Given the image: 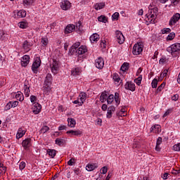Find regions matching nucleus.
I'll return each mask as SVG.
<instances>
[{
  "label": "nucleus",
  "mask_w": 180,
  "mask_h": 180,
  "mask_svg": "<svg viewBox=\"0 0 180 180\" xmlns=\"http://www.w3.org/2000/svg\"><path fill=\"white\" fill-rule=\"evenodd\" d=\"M99 34L95 33V34H93L91 37H90V41L91 43H94L95 41H98L99 40Z\"/></svg>",
  "instance_id": "cd10ccee"
},
{
  "label": "nucleus",
  "mask_w": 180,
  "mask_h": 180,
  "mask_svg": "<svg viewBox=\"0 0 180 180\" xmlns=\"http://www.w3.org/2000/svg\"><path fill=\"white\" fill-rule=\"evenodd\" d=\"M114 98H115V96H113V94H110V96H108L107 103L108 105H110V103H112V102H113Z\"/></svg>",
  "instance_id": "58836bf2"
},
{
  "label": "nucleus",
  "mask_w": 180,
  "mask_h": 180,
  "mask_svg": "<svg viewBox=\"0 0 180 180\" xmlns=\"http://www.w3.org/2000/svg\"><path fill=\"white\" fill-rule=\"evenodd\" d=\"M79 99H80V104L79 106H82V105L84 104V102H85V101H86V93L85 92H82L79 94Z\"/></svg>",
  "instance_id": "4be33fe9"
},
{
  "label": "nucleus",
  "mask_w": 180,
  "mask_h": 180,
  "mask_svg": "<svg viewBox=\"0 0 180 180\" xmlns=\"http://www.w3.org/2000/svg\"><path fill=\"white\" fill-rule=\"evenodd\" d=\"M23 89L25 96L28 98V96L30 95V89L29 86H27V85H24Z\"/></svg>",
  "instance_id": "473e14b6"
},
{
  "label": "nucleus",
  "mask_w": 180,
  "mask_h": 180,
  "mask_svg": "<svg viewBox=\"0 0 180 180\" xmlns=\"http://www.w3.org/2000/svg\"><path fill=\"white\" fill-rule=\"evenodd\" d=\"M18 105H19V102L18 101L11 102V106L13 108H16V106H18Z\"/></svg>",
  "instance_id": "0e129e2a"
},
{
  "label": "nucleus",
  "mask_w": 180,
  "mask_h": 180,
  "mask_svg": "<svg viewBox=\"0 0 180 180\" xmlns=\"http://www.w3.org/2000/svg\"><path fill=\"white\" fill-rule=\"evenodd\" d=\"M95 66L98 70H102L105 66V61L103 60V58L99 57L95 60Z\"/></svg>",
  "instance_id": "1a4fd4ad"
},
{
  "label": "nucleus",
  "mask_w": 180,
  "mask_h": 180,
  "mask_svg": "<svg viewBox=\"0 0 180 180\" xmlns=\"http://www.w3.org/2000/svg\"><path fill=\"white\" fill-rule=\"evenodd\" d=\"M175 39V33L171 32L167 37V40H174Z\"/></svg>",
  "instance_id": "37998d69"
},
{
  "label": "nucleus",
  "mask_w": 180,
  "mask_h": 180,
  "mask_svg": "<svg viewBox=\"0 0 180 180\" xmlns=\"http://www.w3.org/2000/svg\"><path fill=\"white\" fill-rule=\"evenodd\" d=\"M105 8V3H97L94 5V8L96 11H99Z\"/></svg>",
  "instance_id": "c85d7f7f"
},
{
  "label": "nucleus",
  "mask_w": 180,
  "mask_h": 180,
  "mask_svg": "<svg viewBox=\"0 0 180 180\" xmlns=\"http://www.w3.org/2000/svg\"><path fill=\"white\" fill-rule=\"evenodd\" d=\"M51 72L54 75L58 72V70L60 66L58 65V62L57 60H53V62L50 64Z\"/></svg>",
  "instance_id": "423d86ee"
},
{
  "label": "nucleus",
  "mask_w": 180,
  "mask_h": 180,
  "mask_svg": "<svg viewBox=\"0 0 180 180\" xmlns=\"http://www.w3.org/2000/svg\"><path fill=\"white\" fill-rule=\"evenodd\" d=\"M98 22H102L103 23H106L108 22V18L105 15H101L98 18Z\"/></svg>",
  "instance_id": "4c0bfd02"
},
{
  "label": "nucleus",
  "mask_w": 180,
  "mask_h": 180,
  "mask_svg": "<svg viewBox=\"0 0 180 180\" xmlns=\"http://www.w3.org/2000/svg\"><path fill=\"white\" fill-rule=\"evenodd\" d=\"M81 45V43L79 42H76L75 44H74L72 46H73V48H75L76 50Z\"/></svg>",
  "instance_id": "338daca9"
},
{
  "label": "nucleus",
  "mask_w": 180,
  "mask_h": 180,
  "mask_svg": "<svg viewBox=\"0 0 180 180\" xmlns=\"http://www.w3.org/2000/svg\"><path fill=\"white\" fill-rule=\"evenodd\" d=\"M143 43L139 42L137 44H135L133 49H132V53L134 56H139V54H141L143 52Z\"/></svg>",
  "instance_id": "7ed1b4c3"
},
{
  "label": "nucleus",
  "mask_w": 180,
  "mask_h": 180,
  "mask_svg": "<svg viewBox=\"0 0 180 180\" xmlns=\"http://www.w3.org/2000/svg\"><path fill=\"white\" fill-rule=\"evenodd\" d=\"M173 150L174 151H180V143L175 144L173 146Z\"/></svg>",
  "instance_id": "864d4df0"
},
{
  "label": "nucleus",
  "mask_w": 180,
  "mask_h": 180,
  "mask_svg": "<svg viewBox=\"0 0 180 180\" xmlns=\"http://www.w3.org/2000/svg\"><path fill=\"white\" fill-rule=\"evenodd\" d=\"M106 172H108V167L106 166H104L102 169H101V174H103V175H105V174H106Z\"/></svg>",
  "instance_id": "13d9d810"
},
{
  "label": "nucleus",
  "mask_w": 180,
  "mask_h": 180,
  "mask_svg": "<svg viewBox=\"0 0 180 180\" xmlns=\"http://www.w3.org/2000/svg\"><path fill=\"white\" fill-rule=\"evenodd\" d=\"M47 154L51 158H54V157H56V150L54 149H48L47 150Z\"/></svg>",
  "instance_id": "2f4dec72"
},
{
  "label": "nucleus",
  "mask_w": 180,
  "mask_h": 180,
  "mask_svg": "<svg viewBox=\"0 0 180 180\" xmlns=\"http://www.w3.org/2000/svg\"><path fill=\"white\" fill-rule=\"evenodd\" d=\"M12 107V101L8 102L5 106V110H9Z\"/></svg>",
  "instance_id": "603ef678"
},
{
  "label": "nucleus",
  "mask_w": 180,
  "mask_h": 180,
  "mask_svg": "<svg viewBox=\"0 0 180 180\" xmlns=\"http://www.w3.org/2000/svg\"><path fill=\"white\" fill-rule=\"evenodd\" d=\"M179 99V95L175 94L172 97V101H178Z\"/></svg>",
  "instance_id": "680f3d73"
},
{
  "label": "nucleus",
  "mask_w": 180,
  "mask_h": 180,
  "mask_svg": "<svg viewBox=\"0 0 180 180\" xmlns=\"http://www.w3.org/2000/svg\"><path fill=\"white\" fill-rule=\"evenodd\" d=\"M26 131L23 130L22 128H19L16 134V139H22L25 136Z\"/></svg>",
  "instance_id": "393cba45"
},
{
  "label": "nucleus",
  "mask_w": 180,
  "mask_h": 180,
  "mask_svg": "<svg viewBox=\"0 0 180 180\" xmlns=\"http://www.w3.org/2000/svg\"><path fill=\"white\" fill-rule=\"evenodd\" d=\"M112 79H114L115 82H120V77H119L117 74L113 75Z\"/></svg>",
  "instance_id": "de8ad7c7"
},
{
  "label": "nucleus",
  "mask_w": 180,
  "mask_h": 180,
  "mask_svg": "<svg viewBox=\"0 0 180 180\" xmlns=\"http://www.w3.org/2000/svg\"><path fill=\"white\" fill-rule=\"evenodd\" d=\"M165 86V82L162 83L158 87V91L161 92L162 89H164V87Z\"/></svg>",
  "instance_id": "3c124183"
},
{
  "label": "nucleus",
  "mask_w": 180,
  "mask_h": 180,
  "mask_svg": "<svg viewBox=\"0 0 180 180\" xmlns=\"http://www.w3.org/2000/svg\"><path fill=\"white\" fill-rule=\"evenodd\" d=\"M32 46H33V44L27 40L24 41L22 43V49L25 51H30V47H32Z\"/></svg>",
  "instance_id": "4468645a"
},
{
  "label": "nucleus",
  "mask_w": 180,
  "mask_h": 180,
  "mask_svg": "<svg viewBox=\"0 0 180 180\" xmlns=\"http://www.w3.org/2000/svg\"><path fill=\"white\" fill-rule=\"evenodd\" d=\"M26 167V163L25 162H21L19 165V168L22 171V169H25V167Z\"/></svg>",
  "instance_id": "5fc2aeb1"
},
{
  "label": "nucleus",
  "mask_w": 180,
  "mask_h": 180,
  "mask_svg": "<svg viewBox=\"0 0 180 180\" xmlns=\"http://www.w3.org/2000/svg\"><path fill=\"white\" fill-rule=\"evenodd\" d=\"M108 92L104 91L101 94V96H100V101L101 102V103H105V102H106V101L108 100Z\"/></svg>",
  "instance_id": "b1692460"
},
{
  "label": "nucleus",
  "mask_w": 180,
  "mask_h": 180,
  "mask_svg": "<svg viewBox=\"0 0 180 180\" xmlns=\"http://www.w3.org/2000/svg\"><path fill=\"white\" fill-rule=\"evenodd\" d=\"M167 75H168V70L165 69V70H163V72L160 74V78H161V79H163L165 78V77H167Z\"/></svg>",
  "instance_id": "a19ab883"
},
{
  "label": "nucleus",
  "mask_w": 180,
  "mask_h": 180,
  "mask_svg": "<svg viewBox=\"0 0 180 180\" xmlns=\"http://www.w3.org/2000/svg\"><path fill=\"white\" fill-rule=\"evenodd\" d=\"M22 146L25 150H27L32 146V139L27 138L22 141Z\"/></svg>",
  "instance_id": "ddd939ff"
},
{
  "label": "nucleus",
  "mask_w": 180,
  "mask_h": 180,
  "mask_svg": "<svg viewBox=\"0 0 180 180\" xmlns=\"http://www.w3.org/2000/svg\"><path fill=\"white\" fill-rule=\"evenodd\" d=\"M30 60V56L29 55H25L22 56V60H21V65L22 67H27V64H29Z\"/></svg>",
  "instance_id": "2eb2a0df"
},
{
  "label": "nucleus",
  "mask_w": 180,
  "mask_h": 180,
  "mask_svg": "<svg viewBox=\"0 0 180 180\" xmlns=\"http://www.w3.org/2000/svg\"><path fill=\"white\" fill-rule=\"evenodd\" d=\"M129 63H124L120 68L121 71H122V72H126L129 68Z\"/></svg>",
  "instance_id": "c756f323"
},
{
  "label": "nucleus",
  "mask_w": 180,
  "mask_h": 180,
  "mask_svg": "<svg viewBox=\"0 0 180 180\" xmlns=\"http://www.w3.org/2000/svg\"><path fill=\"white\" fill-rule=\"evenodd\" d=\"M124 88L127 90L134 92V91H136V84L131 82H127L124 85Z\"/></svg>",
  "instance_id": "9b49d317"
},
{
  "label": "nucleus",
  "mask_w": 180,
  "mask_h": 180,
  "mask_svg": "<svg viewBox=\"0 0 180 180\" xmlns=\"http://www.w3.org/2000/svg\"><path fill=\"white\" fill-rule=\"evenodd\" d=\"M17 16L19 18H25L26 11L25 10H20L17 13Z\"/></svg>",
  "instance_id": "f704fd0d"
},
{
  "label": "nucleus",
  "mask_w": 180,
  "mask_h": 180,
  "mask_svg": "<svg viewBox=\"0 0 180 180\" xmlns=\"http://www.w3.org/2000/svg\"><path fill=\"white\" fill-rule=\"evenodd\" d=\"M142 79H143V76L140 75L136 79H134V82L136 84V85L140 86V85H141Z\"/></svg>",
  "instance_id": "72a5a7b5"
},
{
  "label": "nucleus",
  "mask_w": 180,
  "mask_h": 180,
  "mask_svg": "<svg viewBox=\"0 0 180 180\" xmlns=\"http://www.w3.org/2000/svg\"><path fill=\"white\" fill-rule=\"evenodd\" d=\"M115 37L119 44H123L124 43V40H126L124 35H123V33L120 31L115 32Z\"/></svg>",
  "instance_id": "39448f33"
},
{
  "label": "nucleus",
  "mask_w": 180,
  "mask_h": 180,
  "mask_svg": "<svg viewBox=\"0 0 180 180\" xmlns=\"http://www.w3.org/2000/svg\"><path fill=\"white\" fill-rule=\"evenodd\" d=\"M67 134H70V137H72V136H81L82 134V132L79 130L74 131V130H70L66 132Z\"/></svg>",
  "instance_id": "6ab92c4d"
},
{
  "label": "nucleus",
  "mask_w": 180,
  "mask_h": 180,
  "mask_svg": "<svg viewBox=\"0 0 180 180\" xmlns=\"http://www.w3.org/2000/svg\"><path fill=\"white\" fill-rule=\"evenodd\" d=\"M75 124H77V122L74 118H68V126L69 127H75Z\"/></svg>",
  "instance_id": "a878e982"
},
{
  "label": "nucleus",
  "mask_w": 180,
  "mask_h": 180,
  "mask_svg": "<svg viewBox=\"0 0 180 180\" xmlns=\"http://www.w3.org/2000/svg\"><path fill=\"white\" fill-rule=\"evenodd\" d=\"M81 21H79L77 23H76V29H77V30H79L81 29Z\"/></svg>",
  "instance_id": "69168bd1"
},
{
  "label": "nucleus",
  "mask_w": 180,
  "mask_h": 180,
  "mask_svg": "<svg viewBox=\"0 0 180 180\" xmlns=\"http://www.w3.org/2000/svg\"><path fill=\"white\" fill-rule=\"evenodd\" d=\"M50 130V127L48 126H43L41 129L39 131V133H41L42 134H44V133H47Z\"/></svg>",
  "instance_id": "c9c22d12"
},
{
  "label": "nucleus",
  "mask_w": 180,
  "mask_h": 180,
  "mask_svg": "<svg viewBox=\"0 0 180 180\" xmlns=\"http://www.w3.org/2000/svg\"><path fill=\"white\" fill-rule=\"evenodd\" d=\"M53 79L51 74L48 73L44 80V84H51V80Z\"/></svg>",
  "instance_id": "7c9ffc66"
},
{
  "label": "nucleus",
  "mask_w": 180,
  "mask_h": 180,
  "mask_svg": "<svg viewBox=\"0 0 180 180\" xmlns=\"http://www.w3.org/2000/svg\"><path fill=\"white\" fill-rule=\"evenodd\" d=\"M151 133H155L158 134V133H161V125L160 124H155L150 128Z\"/></svg>",
  "instance_id": "dca6fc26"
},
{
  "label": "nucleus",
  "mask_w": 180,
  "mask_h": 180,
  "mask_svg": "<svg viewBox=\"0 0 180 180\" xmlns=\"http://www.w3.org/2000/svg\"><path fill=\"white\" fill-rule=\"evenodd\" d=\"M179 19H180V14L179 13L173 15V16L170 18L169 21V26H175V25H176V22H178Z\"/></svg>",
  "instance_id": "6e6552de"
},
{
  "label": "nucleus",
  "mask_w": 180,
  "mask_h": 180,
  "mask_svg": "<svg viewBox=\"0 0 180 180\" xmlns=\"http://www.w3.org/2000/svg\"><path fill=\"white\" fill-rule=\"evenodd\" d=\"M18 26L20 27V29H26V27L29 26V24L26 22H20L18 23Z\"/></svg>",
  "instance_id": "e433bc0d"
},
{
  "label": "nucleus",
  "mask_w": 180,
  "mask_h": 180,
  "mask_svg": "<svg viewBox=\"0 0 180 180\" xmlns=\"http://www.w3.org/2000/svg\"><path fill=\"white\" fill-rule=\"evenodd\" d=\"M167 51H168V53H170L172 57H178L180 53V44L176 43L171 45L167 49Z\"/></svg>",
  "instance_id": "f257e3e1"
},
{
  "label": "nucleus",
  "mask_w": 180,
  "mask_h": 180,
  "mask_svg": "<svg viewBox=\"0 0 180 180\" xmlns=\"http://www.w3.org/2000/svg\"><path fill=\"white\" fill-rule=\"evenodd\" d=\"M96 168H98V164L96 163H89L86 166V169L89 172L94 171V169H96Z\"/></svg>",
  "instance_id": "a211bd4d"
},
{
  "label": "nucleus",
  "mask_w": 180,
  "mask_h": 180,
  "mask_svg": "<svg viewBox=\"0 0 180 180\" xmlns=\"http://www.w3.org/2000/svg\"><path fill=\"white\" fill-rule=\"evenodd\" d=\"M162 143V138L158 137L157 141H156V145L161 146V143Z\"/></svg>",
  "instance_id": "052dcab7"
},
{
  "label": "nucleus",
  "mask_w": 180,
  "mask_h": 180,
  "mask_svg": "<svg viewBox=\"0 0 180 180\" xmlns=\"http://www.w3.org/2000/svg\"><path fill=\"white\" fill-rule=\"evenodd\" d=\"M74 162H75V160L74 159H70L68 162V165H74Z\"/></svg>",
  "instance_id": "774afa93"
},
{
  "label": "nucleus",
  "mask_w": 180,
  "mask_h": 180,
  "mask_svg": "<svg viewBox=\"0 0 180 180\" xmlns=\"http://www.w3.org/2000/svg\"><path fill=\"white\" fill-rule=\"evenodd\" d=\"M5 39V32L0 30V40H4Z\"/></svg>",
  "instance_id": "4d7b16f0"
},
{
  "label": "nucleus",
  "mask_w": 180,
  "mask_h": 180,
  "mask_svg": "<svg viewBox=\"0 0 180 180\" xmlns=\"http://www.w3.org/2000/svg\"><path fill=\"white\" fill-rule=\"evenodd\" d=\"M77 53V49L74 48V46H71V48L69 49V54H70V56H72V54H74V53Z\"/></svg>",
  "instance_id": "09e8293b"
},
{
  "label": "nucleus",
  "mask_w": 180,
  "mask_h": 180,
  "mask_svg": "<svg viewBox=\"0 0 180 180\" xmlns=\"http://www.w3.org/2000/svg\"><path fill=\"white\" fill-rule=\"evenodd\" d=\"M158 14V8L155 7L149 9L148 14L146 15L149 22L150 23H155V19H157V15Z\"/></svg>",
  "instance_id": "f03ea898"
},
{
  "label": "nucleus",
  "mask_w": 180,
  "mask_h": 180,
  "mask_svg": "<svg viewBox=\"0 0 180 180\" xmlns=\"http://www.w3.org/2000/svg\"><path fill=\"white\" fill-rule=\"evenodd\" d=\"M60 6L63 11H70L71 9V2L68 0L62 1Z\"/></svg>",
  "instance_id": "0eeeda50"
},
{
  "label": "nucleus",
  "mask_w": 180,
  "mask_h": 180,
  "mask_svg": "<svg viewBox=\"0 0 180 180\" xmlns=\"http://www.w3.org/2000/svg\"><path fill=\"white\" fill-rule=\"evenodd\" d=\"M37 100V98L35 96H30V101L32 103H33V102H36Z\"/></svg>",
  "instance_id": "e2e57ef3"
},
{
  "label": "nucleus",
  "mask_w": 180,
  "mask_h": 180,
  "mask_svg": "<svg viewBox=\"0 0 180 180\" xmlns=\"http://www.w3.org/2000/svg\"><path fill=\"white\" fill-rule=\"evenodd\" d=\"M41 64V60L40 59V57H37L34 59V63H32V70L34 72V74H37L39 72V67H40Z\"/></svg>",
  "instance_id": "20e7f679"
},
{
  "label": "nucleus",
  "mask_w": 180,
  "mask_h": 180,
  "mask_svg": "<svg viewBox=\"0 0 180 180\" xmlns=\"http://www.w3.org/2000/svg\"><path fill=\"white\" fill-rule=\"evenodd\" d=\"M51 84L44 83V86L42 88V91L44 93V95H50V93L51 92Z\"/></svg>",
  "instance_id": "9d476101"
},
{
  "label": "nucleus",
  "mask_w": 180,
  "mask_h": 180,
  "mask_svg": "<svg viewBox=\"0 0 180 180\" xmlns=\"http://www.w3.org/2000/svg\"><path fill=\"white\" fill-rule=\"evenodd\" d=\"M34 0H23V5L28 6V5H32Z\"/></svg>",
  "instance_id": "49530a36"
},
{
  "label": "nucleus",
  "mask_w": 180,
  "mask_h": 180,
  "mask_svg": "<svg viewBox=\"0 0 180 180\" xmlns=\"http://www.w3.org/2000/svg\"><path fill=\"white\" fill-rule=\"evenodd\" d=\"M41 41L44 47H45V46H47V44H49V39L47 38H42Z\"/></svg>",
  "instance_id": "a18cd8bd"
},
{
  "label": "nucleus",
  "mask_w": 180,
  "mask_h": 180,
  "mask_svg": "<svg viewBox=\"0 0 180 180\" xmlns=\"http://www.w3.org/2000/svg\"><path fill=\"white\" fill-rule=\"evenodd\" d=\"M124 113H126V110L124 109H121L120 111L117 112V116H126V115H124Z\"/></svg>",
  "instance_id": "79ce46f5"
},
{
  "label": "nucleus",
  "mask_w": 180,
  "mask_h": 180,
  "mask_svg": "<svg viewBox=\"0 0 180 180\" xmlns=\"http://www.w3.org/2000/svg\"><path fill=\"white\" fill-rule=\"evenodd\" d=\"M167 33H171V29L169 28H164L162 30V34H167Z\"/></svg>",
  "instance_id": "8fccbe9b"
},
{
  "label": "nucleus",
  "mask_w": 180,
  "mask_h": 180,
  "mask_svg": "<svg viewBox=\"0 0 180 180\" xmlns=\"http://www.w3.org/2000/svg\"><path fill=\"white\" fill-rule=\"evenodd\" d=\"M112 18L114 20H117L119 19V13L116 12L112 15Z\"/></svg>",
  "instance_id": "6e6d98bb"
},
{
  "label": "nucleus",
  "mask_w": 180,
  "mask_h": 180,
  "mask_svg": "<svg viewBox=\"0 0 180 180\" xmlns=\"http://www.w3.org/2000/svg\"><path fill=\"white\" fill-rule=\"evenodd\" d=\"M81 68H75L72 69L71 74L73 75V77H77V75H79L81 74Z\"/></svg>",
  "instance_id": "5701e85b"
},
{
  "label": "nucleus",
  "mask_w": 180,
  "mask_h": 180,
  "mask_svg": "<svg viewBox=\"0 0 180 180\" xmlns=\"http://www.w3.org/2000/svg\"><path fill=\"white\" fill-rule=\"evenodd\" d=\"M41 110V105L38 103H34V107L32 108V112L34 115H39Z\"/></svg>",
  "instance_id": "f8f14e48"
},
{
  "label": "nucleus",
  "mask_w": 180,
  "mask_h": 180,
  "mask_svg": "<svg viewBox=\"0 0 180 180\" xmlns=\"http://www.w3.org/2000/svg\"><path fill=\"white\" fill-rule=\"evenodd\" d=\"M15 99H17V101H20V102L23 101V100L25 99V97L23 96V94H22V92L20 91H18L15 94Z\"/></svg>",
  "instance_id": "bb28decb"
},
{
  "label": "nucleus",
  "mask_w": 180,
  "mask_h": 180,
  "mask_svg": "<svg viewBox=\"0 0 180 180\" xmlns=\"http://www.w3.org/2000/svg\"><path fill=\"white\" fill-rule=\"evenodd\" d=\"M115 110H116V108H115V106H113V105H111L108 108V112H107V118L108 119H110V117H112V115L113 112H115Z\"/></svg>",
  "instance_id": "aec40b11"
},
{
  "label": "nucleus",
  "mask_w": 180,
  "mask_h": 180,
  "mask_svg": "<svg viewBox=\"0 0 180 180\" xmlns=\"http://www.w3.org/2000/svg\"><path fill=\"white\" fill-rule=\"evenodd\" d=\"M86 51H88V49H86V46H81L80 47H79L77 49L76 53L79 56H82V54H85V53H86Z\"/></svg>",
  "instance_id": "f3484780"
},
{
  "label": "nucleus",
  "mask_w": 180,
  "mask_h": 180,
  "mask_svg": "<svg viewBox=\"0 0 180 180\" xmlns=\"http://www.w3.org/2000/svg\"><path fill=\"white\" fill-rule=\"evenodd\" d=\"M172 174H173V175H178V174H180V169H173L172 171Z\"/></svg>",
  "instance_id": "bf43d9fd"
},
{
  "label": "nucleus",
  "mask_w": 180,
  "mask_h": 180,
  "mask_svg": "<svg viewBox=\"0 0 180 180\" xmlns=\"http://www.w3.org/2000/svg\"><path fill=\"white\" fill-rule=\"evenodd\" d=\"M55 142L58 146H63L65 141L64 139H56Z\"/></svg>",
  "instance_id": "ea45409f"
},
{
  "label": "nucleus",
  "mask_w": 180,
  "mask_h": 180,
  "mask_svg": "<svg viewBox=\"0 0 180 180\" xmlns=\"http://www.w3.org/2000/svg\"><path fill=\"white\" fill-rule=\"evenodd\" d=\"M73 30H75V25H68L65 27V33L67 34L68 33H72Z\"/></svg>",
  "instance_id": "412c9836"
},
{
  "label": "nucleus",
  "mask_w": 180,
  "mask_h": 180,
  "mask_svg": "<svg viewBox=\"0 0 180 180\" xmlns=\"http://www.w3.org/2000/svg\"><path fill=\"white\" fill-rule=\"evenodd\" d=\"M151 85H152V88H157L158 85V80L157 79H154L152 81Z\"/></svg>",
  "instance_id": "c03bdc74"
}]
</instances>
